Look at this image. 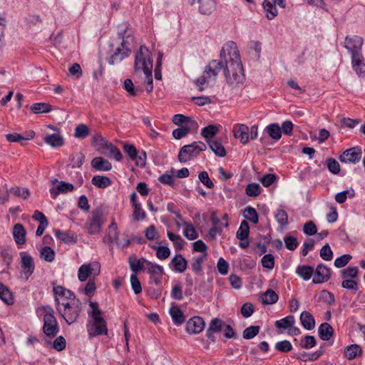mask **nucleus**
Here are the masks:
<instances>
[{
	"instance_id": "1",
	"label": "nucleus",
	"mask_w": 365,
	"mask_h": 365,
	"mask_svg": "<svg viewBox=\"0 0 365 365\" xmlns=\"http://www.w3.org/2000/svg\"><path fill=\"white\" fill-rule=\"evenodd\" d=\"M220 57L225 61L224 74L227 83L232 86L242 83L245 76L237 44L234 41L226 43L221 49Z\"/></svg>"
},
{
	"instance_id": "2",
	"label": "nucleus",
	"mask_w": 365,
	"mask_h": 365,
	"mask_svg": "<svg viewBox=\"0 0 365 365\" xmlns=\"http://www.w3.org/2000/svg\"><path fill=\"white\" fill-rule=\"evenodd\" d=\"M90 309L88 315L91 319L88 322L86 327L90 338L99 335H106L108 333L107 324L103 318V312L99 309L98 304L96 302H90Z\"/></svg>"
},
{
	"instance_id": "3",
	"label": "nucleus",
	"mask_w": 365,
	"mask_h": 365,
	"mask_svg": "<svg viewBox=\"0 0 365 365\" xmlns=\"http://www.w3.org/2000/svg\"><path fill=\"white\" fill-rule=\"evenodd\" d=\"M56 309L59 315L70 325L78 318L81 312V302L76 298L68 302L62 300L61 304L57 301Z\"/></svg>"
},
{
	"instance_id": "4",
	"label": "nucleus",
	"mask_w": 365,
	"mask_h": 365,
	"mask_svg": "<svg viewBox=\"0 0 365 365\" xmlns=\"http://www.w3.org/2000/svg\"><path fill=\"white\" fill-rule=\"evenodd\" d=\"M42 310L43 312V331L47 336L53 338L59 331L58 324L54 317V311L50 306L43 307Z\"/></svg>"
},
{
	"instance_id": "5",
	"label": "nucleus",
	"mask_w": 365,
	"mask_h": 365,
	"mask_svg": "<svg viewBox=\"0 0 365 365\" xmlns=\"http://www.w3.org/2000/svg\"><path fill=\"white\" fill-rule=\"evenodd\" d=\"M153 69V60L150 52L144 46H141L135 54V71L149 73Z\"/></svg>"
},
{
	"instance_id": "6",
	"label": "nucleus",
	"mask_w": 365,
	"mask_h": 365,
	"mask_svg": "<svg viewBox=\"0 0 365 365\" xmlns=\"http://www.w3.org/2000/svg\"><path fill=\"white\" fill-rule=\"evenodd\" d=\"M206 148V145L201 141L193 142L190 145H184L179 152L178 160L180 163H186L198 156Z\"/></svg>"
},
{
	"instance_id": "7",
	"label": "nucleus",
	"mask_w": 365,
	"mask_h": 365,
	"mask_svg": "<svg viewBox=\"0 0 365 365\" xmlns=\"http://www.w3.org/2000/svg\"><path fill=\"white\" fill-rule=\"evenodd\" d=\"M103 225V217L102 212L93 210L86 221V229L88 234L96 235L101 232Z\"/></svg>"
},
{
	"instance_id": "8",
	"label": "nucleus",
	"mask_w": 365,
	"mask_h": 365,
	"mask_svg": "<svg viewBox=\"0 0 365 365\" xmlns=\"http://www.w3.org/2000/svg\"><path fill=\"white\" fill-rule=\"evenodd\" d=\"M101 265L97 262H92L82 264L78 270V278L81 282H86L93 277L94 279L100 274Z\"/></svg>"
},
{
	"instance_id": "9",
	"label": "nucleus",
	"mask_w": 365,
	"mask_h": 365,
	"mask_svg": "<svg viewBox=\"0 0 365 365\" xmlns=\"http://www.w3.org/2000/svg\"><path fill=\"white\" fill-rule=\"evenodd\" d=\"M363 38L359 36H347L344 41V47L347 49L351 57L362 53Z\"/></svg>"
},
{
	"instance_id": "10",
	"label": "nucleus",
	"mask_w": 365,
	"mask_h": 365,
	"mask_svg": "<svg viewBox=\"0 0 365 365\" xmlns=\"http://www.w3.org/2000/svg\"><path fill=\"white\" fill-rule=\"evenodd\" d=\"M19 255L21 257V267L22 272L26 279H28L34 273L35 269L34 258L26 252H21Z\"/></svg>"
},
{
	"instance_id": "11",
	"label": "nucleus",
	"mask_w": 365,
	"mask_h": 365,
	"mask_svg": "<svg viewBox=\"0 0 365 365\" xmlns=\"http://www.w3.org/2000/svg\"><path fill=\"white\" fill-rule=\"evenodd\" d=\"M286 0H264L263 2V8L268 19L272 20L277 16V10L276 5L281 8H285Z\"/></svg>"
},
{
	"instance_id": "12",
	"label": "nucleus",
	"mask_w": 365,
	"mask_h": 365,
	"mask_svg": "<svg viewBox=\"0 0 365 365\" xmlns=\"http://www.w3.org/2000/svg\"><path fill=\"white\" fill-rule=\"evenodd\" d=\"M128 41L123 38L121 45L118 47L114 53L109 58L108 62L110 64H115L120 63L125 58L128 57L130 54V50L127 46Z\"/></svg>"
},
{
	"instance_id": "13",
	"label": "nucleus",
	"mask_w": 365,
	"mask_h": 365,
	"mask_svg": "<svg viewBox=\"0 0 365 365\" xmlns=\"http://www.w3.org/2000/svg\"><path fill=\"white\" fill-rule=\"evenodd\" d=\"M361 158V150L359 147H354L346 150L340 156L339 160L344 163H356Z\"/></svg>"
},
{
	"instance_id": "14",
	"label": "nucleus",
	"mask_w": 365,
	"mask_h": 365,
	"mask_svg": "<svg viewBox=\"0 0 365 365\" xmlns=\"http://www.w3.org/2000/svg\"><path fill=\"white\" fill-rule=\"evenodd\" d=\"M101 154L110 158H114L117 161L122 160L120 150L115 145L102 140V145L98 148Z\"/></svg>"
},
{
	"instance_id": "15",
	"label": "nucleus",
	"mask_w": 365,
	"mask_h": 365,
	"mask_svg": "<svg viewBox=\"0 0 365 365\" xmlns=\"http://www.w3.org/2000/svg\"><path fill=\"white\" fill-rule=\"evenodd\" d=\"M53 292L55 295L56 307H57V301L61 304L62 303V300L68 302L76 299L75 294L71 290L62 286H54L53 287Z\"/></svg>"
},
{
	"instance_id": "16",
	"label": "nucleus",
	"mask_w": 365,
	"mask_h": 365,
	"mask_svg": "<svg viewBox=\"0 0 365 365\" xmlns=\"http://www.w3.org/2000/svg\"><path fill=\"white\" fill-rule=\"evenodd\" d=\"M224 68L222 62L218 60L211 61L205 68L204 73L210 78L213 83L216 82L217 76Z\"/></svg>"
},
{
	"instance_id": "17",
	"label": "nucleus",
	"mask_w": 365,
	"mask_h": 365,
	"mask_svg": "<svg viewBox=\"0 0 365 365\" xmlns=\"http://www.w3.org/2000/svg\"><path fill=\"white\" fill-rule=\"evenodd\" d=\"M205 322L200 317H194L186 322L185 330L190 334L200 333L205 328Z\"/></svg>"
},
{
	"instance_id": "18",
	"label": "nucleus",
	"mask_w": 365,
	"mask_h": 365,
	"mask_svg": "<svg viewBox=\"0 0 365 365\" xmlns=\"http://www.w3.org/2000/svg\"><path fill=\"white\" fill-rule=\"evenodd\" d=\"M169 267L176 273H182L187 269V260L181 254H176L171 259Z\"/></svg>"
},
{
	"instance_id": "19",
	"label": "nucleus",
	"mask_w": 365,
	"mask_h": 365,
	"mask_svg": "<svg viewBox=\"0 0 365 365\" xmlns=\"http://www.w3.org/2000/svg\"><path fill=\"white\" fill-rule=\"evenodd\" d=\"M331 276V269L323 264H319L315 270L313 283L321 284L329 280Z\"/></svg>"
},
{
	"instance_id": "20",
	"label": "nucleus",
	"mask_w": 365,
	"mask_h": 365,
	"mask_svg": "<svg viewBox=\"0 0 365 365\" xmlns=\"http://www.w3.org/2000/svg\"><path fill=\"white\" fill-rule=\"evenodd\" d=\"M148 272L150 274V279L155 284H160L163 274V267L159 264L152 262L148 263Z\"/></svg>"
},
{
	"instance_id": "21",
	"label": "nucleus",
	"mask_w": 365,
	"mask_h": 365,
	"mask_svg": "<svg viewBox=\"0 0 365 365\" xmlns=\"http://www.w3.org/2000/svg\"><path fill=\"white\" fill-rule=\"evenodd\" d=\"M223 325L224 323L221 319L217 318L212 319L206 331V336L208 338V339L212 342H215L216 339L215 334L220 332Z\"/></svg>"
},
{
	"instance_id": "22",
	"label": "nucleus",
	"mask_w": 365,
	"mask_h": 365,
	"mask_svg": "<svg viewBox=\"0 0 365 365\" xmlns=\"http://www.w3.org/2000/svg\"><path fill=\"white\" fill-rule=\"evenodd\" d=\"M234 136L240 139L242 144H246L250 140L249 127L245 124H236L233 128Z\"/></svg>"
},
{
	"instance_id": "23",
	"label": "nucleus",
	"mask_w": 365,
	"mask_h": 365,
	"mask_svg": "<svg viewBox=\"0 0 365 365\" xmlns=\"http://www.w3.org/2000/svg\"><path fill=\"white\" fill-rule=\"evenodd\" d=\"M91 166L98 171H109L112 169L111 163L102 157H96L91 161Z\"/></svg>"
},
{
	"instance_id": "24",
	"label": "nucleus",
	"mask_w": 365,
	"mask_h": 365,
	"mask_svg": "<svg viewBox=\"0 0 365 365\" xmlns=\"http://www.w3.org/2000/svg\"><path fill=\"white\" fill-rule=\"evenodd\" d=\"M74 188L73 184L61 181L58 182L56 190L54 187L50 189V193L51 197L55 199L59 193H67L71 192Z\"/></svg>"
},
{
	"instance_id": "25",
	"label": "nucleus",
	"mask_w": 365,
	"mask_h": 365,
	"mask_svg": "<svg viewBox=\"0 0 365 365\" xmlns=\"http://www.w3.org/2000/svg\"><path fill=\"white\" fill-rule=\"evenodd\" d=\"M351 58V66L358 75L365 74V63L362 53L354 56Z\"/></svg>"
},
{
	"instance_id": "26",
	"label": "nucleus",
	"mask_w": 365,
	"mask_h": 365,
	"mask_svg": "<svg viewBox=\"0 0 365 365\" xmlns=\"http://www.w3.org/2000/svg\"><path fill=\"white\" fill-rule=\"evenodd\" d=\"M35 133L30 131L26 137H24L18 133H9L6 135V140L10 143H19L21 145H25L26 142L29 140L34 138Z\"/></svg>"
},
{
	"instance_id": "27",
	"label": "nucleus",
	"mask_w": 365,
	"mask_h": 365,
	"mask_svg": "<svg viewBox=\"0 0 365 365\" xmlns=\"http://www.w3.org/2000/svg\"><path fill=\"white\" fill-rule=\"evenodd\" d=\"M26 230L21 224H16L13 228V237L16 243L22 245L26 242Z\"/></svg>"
},
{
	"instance_id": "28",
	"label": "nucleus",
	"mask_w": 365,
	"mask_h": 365,
	"mask_svg": "<svg viewBox=\"0 0 365 365\" xmlns=\"http://www.w3.org/2000/svg\"><path fill=\"white\" fill-rule=\"evenodd\" d=\"M55 236L61 242L66 244L76 243L77 242V235L71 232H63L60 230H56Z\"/></svg>"
},
{
	"instance_id": "29",
	"label": "nucleus",
	"mask_w": 365,
	"mask_h": 365,
	"mask_svg": "<svg viewBox=\"0 0 365 365\" xmlns=\"http://www.w3.org/2000/svg\"><path fill=\"white\" fill-rule=\"evenodd\" d=\"M300 322L302 327L307 330H312L315 327L314 317L308 312H302L300 314Z\"/></svg>"
},
{
	"instance_id": "30",
	"label": "nucleus",
	"mask_w": 365,
	"mask_h": 365,
	"mask_svg": "<svg viewBox=\"0 0 365 365\" xmlns=\"http://www.w3.org/2000/svg\"><path fill=\"white\" fill-rule=\"evenodd\" d=\"M151 262L144 259L140 258L139 259H129V264L131 271L133 272V274H135L144 269H147L148 268V263H150Z\"/></svg>"
},
{
	"instance_id": "31",
	"label": "nucleus",
	"mask_w": 365,
	"mask_h": 365,
	"mask_svg": "<svg viewBox=\"0 0 365 365\" xmlns=\"http://www.w3.org/2000/svg\"><path fill=\"white\" fill-rule=\"evenodd\" d=\"M44 142L53 148H59L63 145V137L58 133L48 135L44 138Z\"/></svg>"
},
{
	"instance_id": "32",
	"label": "nucleus",
	"mask_w": 365,
	"mask_h": 365,
	"mask_svg": "<svg viewBox=\"0 0 365 365\" xmlns=\"http://www.w3.org/2000/svg\"><path fill=\"white\" fill-rule=\"evenodd\" d=\"M333 331L332 327L327 322L322 323L318 329L319 336L324 341L329 340L333 335Z\"/></svg>"
},
{
	"instance_id": "33",
	"label": "nucleus",
	"mask_w": 365,
	"mask_h": 365,
	"mask_svg": "<svg viewBox=\"0 0 365 365\" xmlns=\"http://www.w3.org/2000/svg\"><path fill=\"white\" fill-rule=\"evenodd\" d=\"M260 299L264 304H273L278 301L279 296L272 289H267L260 295Z\"/></svg>"
},
{
	"instance_id": "34",
	"label": "nucleus",
	"mask_w": 365,
	"mask_h": 365,
	"mask_svg": "<svg viewBox=\"0 0 365 365\" xmlns=\"http://www.w3.org/2000/svg\"><path fill=\"white\" fill-rule=\"evenodd\" d=\"M265 131L274 140H279L282 137L281 128L278 123H271L266 126Z\"/></svg>"
},
{
	"instance_id": "35",
	"label": "nucleus",
	"mask_w": 365,
	"mask_h": 365,
	"mask_svg": "<svg viewBox=\"0 0 365 365\" xmlns=\"http://www.w3.org/2000/svg\"><path fill=\"white\" fill-rule=\"evenodd\" d=\"M296 273L304 280L307 281L311 279L314 273V268L308 265H300L297 267Z\"/></svg>"
},
{
	"instance_id": "36",
	"label": "nucleus",
	"mask_w": 365,
	"mask_h": 365,
	"mask_svg": "<svg viewBox=\"0 0 365 365\" xmlns=\"http://www.w3.org/2000/svg\"><path fill=\"white\" fill-rule=\"evenodd\" d=\"M0 299L6 304L11 305L14 303L11 292L3 283L0 282Z\"/></svg>"
},
{
	"instance_id": "37",
	"label": "nucleus",
	"mask_w": 365,
	"mask_h": 365,
	"mask_svg": "<svg viewBox=\"0 0 365 365\" xmlns=\"http://www.w3.org/2000/svg\"><path fill=\"white\" fill-rule=\"evenodd\" d=\"M200 6L199 11L201 14L209 15L215 9V3L212 0H197Z\"/></svg>"
},
{
	"instance_id": "38",
	"label": "nucleus",
	"mask_w": 365,
	"mask_h": 365,
	"mask_svg": "<svg viewBox=\"0 0 365 365\" xmlns=\"http://www.w3.org/2000/svg\"><path fill=\"white\" fill-rule=\"evenodd\" d=\"M207 257V253L202 254L200 256L194 257L192 259L191 269L197 274L200 273L202 269V263L204 259Z\"/></svg>"
},
{
	"instance_id": "39",
	"label": "nucleus",
	"mask_w": 365,
	"mask_h": 365,
	"mask_svg": "<svg viewBox=\"0 0 365 365\" xmlns=\"http://www.w3.org/2000/svg\"><path fill=\"white\" fill-rule=\"evenodd\" d=\"M194 83L196 88L200 91H202L209 86L214 84L210 80V78L208 77L204 72L200 77L194 81Z\"/></svg>"
},
{
	"instance_id": "40",
	"label": "nucleus",
	"mask_w": 365,
	"mask_h": 365,
	"mask_svg": "<svg viewBox=\"0 0 365 365\" xmlns=\"http://www.w3.org/2000/svg\"><path fill=\"white\" fill-rule=\"evenodd\" d=\"M170 314L175 324L180 325L185 321V317L181 309L178 307H173L170 309Z\"/></svg>"
},
{
	"instance_id": "41",
	"label": "nucleus",
	"mask_w": 365,
	"mask_h": 365,
	"mask_svg": "<svg viewBox=\"0 0 365 365\" xmlns=\"http://www.w3.org/2000/svg\"><path fill=\"white\" fill-rule=\"evenodd\" d=\"M361 352L362 350L358 344H351L344 349V355L349 360L355 359Z\"/></svg>"
},
{
	"instance_id": "42",
	"label": "nucleus",
	"mask_w": 365,
	"mask_h": 365,
	"mask_svg": "<svg viewBox=\"0 0 365 365\" xmlns=\"http://www.w3.org/2000/svg\"><path fill=\"white\" fill-rule=\"evenodd\" d=\"M207 143L210 149L215 153L217 156L225 157L226 151L223 145L217 140H207Z\"/></svg>"
},
{
	"instance_id": "43",
	"label": "nucleus",
	"mask_w": 365,
	"mask_h": 365,
	"mask_svg": "<svg viewBox=\"0 0 365 365\" xmlns=\"http://www.w3.org/2000/svg\"><path fill=\"white\" fill-rule=\"evenodd\" d=\"M91 182L99 188H106L110 185L111 181L109 178L101 175H95L91 180Z\"/></svg>"
},
{
	"instance_id": "44",
	"label": "nucleus",
	"mask_w": 365,
	"mask_h": 365,
	"mask_svg": "<svg viewBox=\"0 0 365 365\" xmlns=\"http://www.w3.org/2000/svg\"><path fill=\"white\" fill-rule=\"evenodd\" d=\"M295 323L294 316L289 315L284 318L275 322V327L278 329H289L291 328Z\"/></svg>"
},
{
	"instance_id": "45",
	"label": "nucleus",
	"mask_w": 365,
	"mask_h": 365,
	"mask_svg": "<svg viewBox=\"0 0 365 365\" xmlns=\"http://www.w3.org/2000/svg\"><path fill=\"white\" fill-rule=\"evenodd\" d=\"M250 233V227L247 221L244 220L241 222L238 228L236 237L241 241L247 240Z\"/></svg>"
},
{
	"instance_id": "46",
	"label": "nucleus",
	"mask_w": 365,
	"mask_h": 365,
	"mask_svg": "<svg viewBox=\"0 0 365 365\" xmlns=\"http://www.w3.org/2000/svg\"><path fill=\"white\" fill-rule=\"evenodd\" d=\"M274 218L281 227L288 225V215L284 210L277 209L274 213Z\"/></svg>"
},
{
	"instance_id": "47",
	"label": "nucleus",
	"mask_w": 365,
	"mask_h": 365,
	"mask_svg": "<svg viewBox=\"0 0 365 365\" xmlns=\"http://www.w3.org/2000/svg\"><path fill=\"white\" fill-rule=\"evenodd\" d=\"M219 131V128L215 125H209L202 129L201 135L202 137L207 140H211L210 138L215 136Z\"/></svg>"
},
{
	"instance_id": "48",
	"label": "nucleus",
	"mask_w": 365,
	"mask_h": 365,
	"mask_svg": "<svg viewBox=\"0 0 365 365\" xmlns=\"http://www.w3.org/2000/svg\"><path fill=\"white\" fill-rule=\"evenodd\" d=\"M31 110L36 114L46 113L51 110V106L46 103H36L31 106Z\"/></svg>"
},
{
	"instance_id": "49",
	"label": "nucleus",
	"mask_w": 365,
	"mask_h": 365,
	"mask_svg": "<svg viewBox=\"0 0 365 365\" xmlns=\"http://www.w3.org/2000/svg\"><path fill=\"white\" fill-rule=\"evenodd\" d=\"M243 216L254 224H257L259 222L258 214L256 210L251 206H248L245 209Z\"/></svg>"
},
{
	"instance_id": "50",
	"label": "nucleus",
	"mask_w": 365,
	"mask_h": 365,
	"mask_svg": "<svg viewBox=\"0 0 365 365\" xmlns=\"http://www.w3.org/2000/svg\"><path fill=\"white\" fill-rule=\"evenodd\" d=\"M183 225H185L183 234L187 240H194L198 237V234L193 225L185 222H183Z\"/></svg>"
},
{
	"instance_id": "51",
	"label": "nucleus",
	"mask_w": 365,
	"mask_h": 365,
	"mask_svg": "<svg viewBox=\"0 0 365 365\" xmlns=\"http://www.w3.org/2000/svg\"><path fill=\"white\" fill-rule=\"evenodd\" d=\"M359 269L356 267H347L341 272V276L344 279L351 278L355 279L358 277Z\"/></svg>"
},
{
	"instance_id": "52",
	"label": "nucleus",
	"mask_w": 365,
	"mask_h": 365,
	"mask_svg": "<svg viewBox=\"0 0 365 365\" xmlns=\"http://www.w3.org/2000/svg\"><path fill=\"white\" fill-rule=\"evenodd\" d=\"M167 236L169 240L173 242L176 250H181L183 247L184 240L180 235L168 231Z\"/></svg>"
},
{
	"instance_id": "53",
	"label": "nucleus",
	"mask_w": 365,
	"mask_h": 365,
	"mask_svg": "<svg viewBox=\"0 0 365 365\" xmlns=\"http://www.w3.org/2000/svg\"><path fill=\"white\" fill-rule=\"evenodd\" d=\"M172 174H169L168 173L160 175L158 178V180L162 184L169 185L171 187L174 186L175 178V171L173 170H171Z\"/></svg>"
},
{
	"instance_id": "54",
	"label": "nucleus",
	"mask_w": 365,
	"mask_h": 365,
	"mask_svg": "<svg viewBox=\"0 0 365 365\" xmlns=\"http://www.w3.org/2000/svg\"><path fill=\"white\" fill-rule=\"evenodd\" d=\"M262 191L260 185L257 183L248 184L245 188L246 194L250 197H257Z\"/></svg>"
},
{
	"instance_id": "55",
	"label": "nucleus",
	"mask_w": 365,
	"mask_h": 365,
	"mask_svg": "<svg viewBox=\"0 0 365 365\" xmlns=\"http://www.w3.org/2000/svg\"><path fill=\"white\" fill-rule=\"evenodd\" d=\"M153 249L156 250V257L159 259H165L168 258L170 255V250L166 246H155Z\"/></svg>"
},
{
	"instance_id": "56",
	"label": "nucleus",
	"mask_w": 365,
	"mask_h": 365,
	"mask_svg": "<svg viewBox=\"0 0 365 365\" xmlns=\"http://www.w3.org/2000/svg\"><path fill=\"white\" fill-rule=\"evenodd\" d=\"M41 257L46 262H52L55 258V252L48 246L43 247L41 250Z\"/></svg>"
},
{
	"instance_id": "57",
	"label": "nucleus",
	"mask_w": 365,
	"mask_h": 365,
	"mask_svg": "<svg viewBox=\"0 0 365 365\" xmlns=\"http://www.w3.org/2000/svg\"><path fill=\"white\" fill-rule=\"evenodd\" d=\"M9 192L15 196L21 197L23 199H27L30 195L29 190L26 187H14L9 190Z\"/></svg>"
},
{
	"instance_id": "58",
	"label": "nucleus",
	"mask_w": 365,
	"mask_h": 365,
	"mask_svg": "<svg viewBox=\"0 0 365 365\" xmlns=\"http://www.w3.org/2000/svg\"><path fill=\"white\" fill-rule=\"evenodd\" d=\"M173 122L175 125H180L182 124H190L191 123H195V121L190 118L185 116L182 114H175L173 117Z\"/></svg>"
},
{
	"instance_id": "59",
	"label": "nucleus",
	"mask_w": 365,
	"mask_h": 365,
	"mask_svg": "<svg viewBox=\"0 0 365 365\" xmlns=\"http://www.w3.org/2000/svg\"><path fill=\"white\" fill-rule=\"evenodd\" d=\"M259 331V326H250L244 330L242 336L243 338L245 339H253L255 336H257Z\"/></svg>"
},
{
	"instance_id": "60",
	"label": "nucleus",
	"mask_w": 365,
	"mask_h": 365,
	"mask_svg": "<svg viewBox=\"0 0 365 365\" xmlns=\"http://www.w3.org/2000/svg\"><path fill=\"white\" fill-rule=\"evenodd\" d=\"M315 345L316 339L314 336L310 335L304 336L300 341V346L303 349H311Z\"/></svg>"
},
{
	"instance_id": "61",
	"label": "nucleus",
	"mask_w": 365,
	"mask_h": 365,
	"mask_svg": "<svg viewBox=\"0 0 365 365\" xmlns=\"http://www.w3.org/2000/svg\"><path fill=\"white\" fill-rule=\"evenodd\" d=\"M261 263L263 267L272 269L274 267V257L272 254H266L262 257Z\"/></svg>"
},
{
	"instance_id": "62",
	"label": "nucleus",
	"mask_w": 365,
	"mask_h": 365,
	"mask_svg": "<svg viewBox=\"0 0 365 365\" xmlns=\"http://www.w3.org/2000/svg\"><path fill=\"white\" fill-rule=\"evenodd\" d=\"M352 259V256L349 254L343 255L337 257L334 260V266L337 268H342L345 267L349 261Z\"/></svg>"
},
{
	"instance_id": "63",
	"label": "nucleus",
	"mask_w": 365,
	"mask_h": 365,
	"mask_svg": "<svg viewBox=\"0 0 365 365\" xmlns=\"http://www.w3.org/2000/svg\"><path fill=\"white\" fill-rule=\"evenodd\" d=\"M199 180L207 188L212 189L214 187V183L210 180L207 172L202 171L198 175Z\"/></svg>"
},
{
	"instance_id": "64",
	"label": "nucleus",
	"mask_w": 365,
	"mask_h": 365,
	"mask_svg": "<svg viewBox=\"0 0 365 365\" xmlns=\"http://www.w3.org/2000/svg\"><path fill=\"white\" fill-rule=\"evenodd\" d=\"M123 88L131 96H135L138 93V89L135 87L133 81L129 78L124 81Z\"/></svg>"
}]
</instances>
